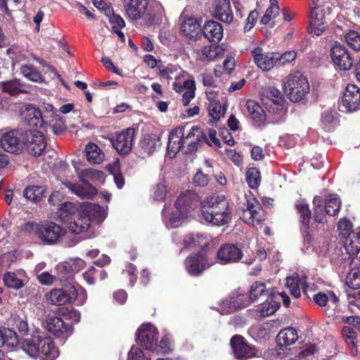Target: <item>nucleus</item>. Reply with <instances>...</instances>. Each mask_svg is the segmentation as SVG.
I'll list each match as a JSON object with an SVG mask.
<instances>
[{"instance_id": "nucleus-55", "label": "nucleus", "mask_w": 360, "mask_h": 360, "mask_svg": "<svg viewBox=\"0 0 360 360\" xmlns=\"http://www.w3.org/2000/svg\"><path fill=\"white\" fill-rule=\"evenodd\" d=\"M296 208L300 214V221L304 225H308L311 219V212L308 204L303 200L297 202Z\"/></svg>"}, {"instance_id": "nucleus-53", "label": "nucleus", "mask_w": 360, "mask_h": 360, "mask_svg": "<svg viewBox=\"0 0 360 360\" xmlns=\"http://www.w3.org/2000/svg\"><path fill=\"white\" fill-rule=\"evenodd\" d=\"M2 89L4 91L7 92L11 95H15L25 91L24 85L20 84L18 79H13L3 82Z\"/></svg>"}, {"instance_id": "nucleus-41", "label": "nucleus", "mask_w": 360, "mask_h": 360, "mask_svg": "<svg viewBox=\"0 0 360 360\" xmlns=\"http://www.w3.org/2000/svg\"><path fill=\"white\" fill-rule=\"evenodd\" d=\"M160 138L156 134H146L141 142V149L148 155H152L160 146Z\"/></svg>"}, {"instance_id": "nucleus-20", "label": "nucleus", "mask_w": 360, "mask_h": 360, "mask_svg": "<svg viewBox=\"0 0 360 360\" xmlns=\"http://www.w3.org/2000/svg\"><path fill=\"white\" fill-rule=\"evenodd\" d=\"M254 62L263 71L270 70L276 63V53H264L262 48L257 47L251 51Z\"/></svg>"}, {"instance_id": "nucleus-39", "label": "nucleus", "mask_w": 360, "mask_h": 360, "mask_svg": "<svg viewBox=\"0 0 360 360\" xmlns=\"http://www.w3.org/2000/svg\"><path fill=\"white\" fill-rule=\"evenodd\" d=\"M84 211L89 216L91 221L101 223L107 217V210L96 204H88L85 206Z\"/></svg>"}, {"instance_id": "nucleus-5", "label": "nucleus", "mask_w": 360, "mask_h": 360, "mask_svg": "<svg viewBox=\"0 0 360 360\" xmlns=\"http://www.w3.org/2000/svg\"><path fill=\"white\" fill-rule=\"evenodd\" d=\"M283 86L285 94L292 102H298L304 99L310 90L307 77L300 72H295L286 77Z\"/></svg>"}, {"instance_id": "nucleus-33", "label": "nucleus", "mask_w": 360, "mask_h": 360, "mask_svg": "<svg viewBox=\"0 0 360 360\" xmlns=\"http://www.w3.org/2000/svg\"><path fill=\"white\" fill-rule=\"evenodd\" d=\"M91 225V219L89 216H87L84 210L80 212L77 217L74 219L73 221L69 223L68 229L70 231L75 233H80L86 231Z\"/></svg>"}, {"instance_id": "nucleus-6", "label": "nucleus", "mask_w": 360, "mask_h": 360, "mask_svg": "<svg viewBox=\"0 0 360 360\" xmlns=\"http://www.w3.org/2000/svg\"><path fill=\"white\" fill-rule=\"evenodd\" d=\"M262 103L266 110L274 115L276 122L282 120L286 112L285 101L281 91L274 87H269L264 91Z\"/></svg>"}, {"instance_id": "nucleus-7", "label": "nucleus", "mask_w": 360, "mask_h": 360, "mask_svg": "<svg viewBox=\"0 0 360 360\" xmlns=\"http://www.w3.org/2000/svg\"><path fill=\"white\" fill-rule=\"evenodd\" d=\"M245 199L246 203L243 208L240 218L246 224L257 226L262 221L265 220V212L261 207L259 201L250 191L245 194Z\"/></svg>"}, {"instance_id": "nucleus-18", "label": "nucleus", "mask_w": 360, "mask_h": 360, "mask_svg": "<svg viewBox=\"0 0 360 360\" xmlns=\"http://www.w3.org/2000/svg\"><path fill=\"white\" fill-rule=\"evenodd\" d=\"M212 264L207 262V256L204 252H200L188 257L185 261V266L188 273L193 276L200 275L205 269Z\"/></svg>"}, {"instance_id": "nucleus-25", "label": "nucleus", "mask_w": 360, "mask_h": 360, "mask_svg": "<svg viewBox=\"0 0 360 360\" xmlns=\"http://www.w3.org/2000/svg\"><path fill=\"white\" fill-rule=\"evenodd\" d=\"M197 59L202 62H210L224 54L221 46L216 44L206 45L195 51Z\"/></svg>"}, {"instance_id": "nucleus-46", "label": "nucleus", "mask_w": 360, "mask_h": 360, "mask_svg": "<svg viewBox=\"0 0 360 360\" xmlns=\"http://www.w3.org/2000/svg\"><path fill=\"white\" fill-rule=\"evenodd\" d=\"M53 120H51L48 125L44 124L42 128H44L46 132L49 129L54 134L59 135L65 130V124L58 115H53Z\"/></svg>"}, {"instance_id": "nucleus-21", "label": "nucleus", "mask_w": 360, "mask_h": 360, "mask_svg": "<svg viewBox=\"0 0 360 360\" xmlns=\"http://www.w3.org/2000/svg\"><path fill=\"white\" fill-rule=\"evenodd\" d=\"M250 303V299L246 294L233 292L229 300L223 301L221 307V314H229L238 309L245 308Z\"/></svg>"}, {"instance_id": "nucleus-17", "label": "nucleus", "mask_w": 360, "mask_h": 360, "mask_svg": "<svg viewBox=\"0 0 360 360\" xmlns=\"http://www.w3.org/2000/svg\"><path fill=\"white\" fill-rule=\"evenodd\" d=\"M330 56L334 65L340 70H349L352 67L353 60L345 46L339 44L333 46Z\"/></svg>"}, {"instance_id": "nucleus-12", "label": "nucleus", "mask_w": 360, "mask_h": 360, "mask_svg": "<svg viewBox=\"0 0 360 360\" xmlns=\"http://www.w3.org/2000/svg\"><path fill=\"white\" fill-rule=\"evenodd\" d=\"M158 333L151 323L142 324L138 329L136 340L146 349L153 351L157 347Z\"/></svg>"}, {"instance_id": "nucleus-61", "label": "nucleus", "mask_w": 360, "mask_h": 360, "mask_svg": "<svg viewBox=\"0 0 360 360\" xmlns=\"http://www.w3.org/2000/svg\"><path fill=\"white\" fill-rule=\"evenodd\" d=\"M39 231H41V224L35 221H28L21 226V231L25 235L35 236L39 238Z\"/></svg>"}, {"instance_id": "nucleus-22", "label": "nucleus", "mask_w": 360, "mask_h": 360, "mask_svg": "<svg viewBox=\"0 0 360 360\" xmlns=\"http://www.w3.org/2000/svg\"><path fill=\"white\" fill-rule=\"evenodd\" d=\"M165 17V9L158 1L151 2L146 6L144 23L148 25L160 24Z\"/></svg>"}, {"instance_id": "nucleus-8", "label": "nucleus", "mask_w": 360, "mask_h": 360, "mask_svg": "<svg viewBox=\"0 0 360 360\" xmlns=\"http://www.w3.org/2000/svg\"><path fill=\"white\" fill-rule=\"evenodd\" d=\"M23 148L26 147L28 153L34 156L40 155L46 146V142L42 132L37 129L24 131L21 134Z\"/></svg>"}, {"instance_id": "nucleus-63", "label": "nucleus", "mask_w": 360, "mask_h": 360, "mask_svg": "<svg viewBox=\"0 0 360 360\" xmlns=\"http://www.w3.org/2000/svg\"><path fill=\"white\" fill-rule=\"evenodd\" d=\"M348 46L355 51L360 50V34L356 31H349L345 35Z\"/></svg>"}, {"instance_id": "nucleus-4", "label": "nucleus", "mask_w": 360, "mask_h": 360, "mask_svg": "<svg viewBox=\"0 0 360 360\" xmlns=\"http://www.w3.org/2000/svg\"><path fill=\"white\" fill-rule=\"evenodd\" d=\"M197 202L193 193L187 191L178 197L173 207H165L162 216L166 226L169 229L178 227L182 224Z\"/></svg>"}, {"instance_id": "nucleus-49", "label": "nucleus", "mask_w": 360, "mask_h": 360, "mask_svg": "<svg viewBox=\"0 0 360 360\" xmlns=\"http://www.w3.org/2000/svg\"><path fill=\"white\" fill-rule=\"evenodd\" d=\"M44 192L45 188L41 186H30L25 189L23 195L25 198L37 202L41 199Z\"/></svg>"}, {"instance_id": "nucleus-28", "label": "nucleus", "mask_w": 360, "mask_h": 360, "mask_svg": "<svg viewBox=\"0 0 360 360\" xmlns=\"http://www.w3.org/2000/svg\"><path fill=\"white\" fill-rule=\"evenodd\" d=\"M205 38L210 41L219 42L223 38L224 30L221 25L217 21L209 20L205 22L202 28Z\"/></svg>"}, {"instance_id": "nucleus-52", "label": "nucleus", "mask_w": 360, "mask_h": 360, "mask_svg": "<svg viewBox=\"0 0 360 360\" xmlns=\"http://www.w3.org/2000/svg\"><path fill=\"white\" fill-rule=\"evenodd\" d=\"M268 294L266 286L264 283L255 282L250 288V295L248 297L250 302L256 301L259 296H265Z\"/></svg>"}, {"instance_id": "nucleus-35", "label": "nucleus", "mask_w": 360, "mask_h": 360, "mask_svg": "<svg viewBox=\"0 0 360 360\" xmlns=\"http://www.w3.org/2000/svg\"><path fill=\"white\" fill-rule=\"evenodd\" d=\"M298 339L296 330L288 327L281 330L277 335L276 342L279 347H287L293 345Z\"/></svg>"}, {"instance_id": "nucleus-44", "label": "nucleus", "mask_w": 360, "mask_h": 360, "mask_svg": "<svg viewBox=\"0 0 360 360\" xmlns=\"http://www.w3.org/2000/svg\"><path fill=\"white\" fill-rule=\"evenodd\" d=\"M46 297L49 302L53 305L61 306L69 303L66 288L53 289L46 295Z\"/></svg>"}, {"instance_id": "nucleus-15", "label": "nucleus", "mask_w": 360, "mask_h": 360, "mask_svg": "<svg viewBox=\"0 0 360 360\" xmlns=\"http://www.w3.org/2000/svg\"><path fill=\"white\" fill-rule=\"evenodd\" d=\"M23 131L13 130L3 134L0 143L1 148L9 153H19L23 149L21 134Z\"/></svg>"}, {"instance_id": "nucleus-9", "label": "nucleus", "mask_w": 360, "mask_h": 360, "mask_svg": "<svg viewBox=\"0 0 360 360\" xmlns=\"http://www.w3.org/2000/svg\"><path fill=\"white\" fill-rule=\"evenodd\" d=\"M217 259L221 264H227L238 262L243 259V262L247 264L253 263V258L244 257L241 250L233 244H224L218 250Z\"/></svg>"}, {"instance_id": "nucleus-48", "label": "nucleus", "mask_w": 360, "mask_h": 360, "mask_svg": "<svg viewBox=\"0 0 360 360\" xmlns=\"http://www.w3.org/2000/svg\"><path fill=\"white\" fill-rule=\"evenodd\" d=\"M20 73L27 79L34 82H41L44 79L39 72L32 65H22L20 67Z\"/></svg>"}, {"instance_id": "nucleus-34", "label": "nucleus", "mask_w": 360, "mask_h": 360, "mask_svg": "<svg viewBox=\"0 0 360 360\" xmlns=\"http://www.w3.org/2000/svg\"><path fill=\"white\" fill-rule=\"evenodd\" d=\"M181 31L190 39H196L201 32L200 25L197 19L188 18L182 22Z\"/></svg>"}, {"instance_id": "nucleus-1", "label": "nucleus", "mask_w": 360, "mask_h": 360, "mask_svg": "<svg viewBox=\"0 0 360 360\" xmlns=\"http://www.w3.org/2000/svg\"><path fill=\"white\" fill-rule=\"evenodd\" d=\"M205 138L202 131L197 126L190 129L179 126L172 129L168 137L167 154L171 158L181 149L186 148L185 153H191L197 150L198 146Z\"/></svg>"}, {"instance_id": "nucleus-45", "label": "nucleus", "mask_w": 360, "mask_h": 360, "mask_svg": "<svg viewBox=\"0 0 360 360\" xmlns=\"http://www.w3.org/2000/svg\"><path fill=\"white\" fill-rule=\"evenodd\" d=\"M313 300L320 307H325L328 303L335 305L338 302V297L332 291L315 294Z\"/></svg>"}, {"instance_id": "nucleus-2", "label": "nucleus", "mask_w": 360, "mask_h": 360, "mask_svg": "<svg viewBox=\"0 0 360 360\" xmlns=\"http://www.w3.org/2000/svg\"><path fill=\"white\" fill-rule=\"evenodd\" d=\"M201 217L207 223L223 226L231 219L229 202L224 195H214L207 198L201 204Z\"/></svg>"}, {"instance_id": "nucleus-59", "label": "nucleus", "mask_w": 360, "mask_h": 360, "mask_svg": "<svg viewBox=\"0 0 360 360\" xmlns=\"http://www.w3.org/2000/svg\"><path fill=\"white\" fill-rule=\"evenodd\" d=\"M347 283L352 289L360 288V266L351 269L347 277Z\"/></svg>"}, {"instance_id": "nucleus-64", "label": "nucleus", "mask_w": 360, "mask_h": 360, "mask_svg": "<svg viewBox=\"0 0 360 360\" xmlns=\"http://www.w3.org/2000/svg\"><path fill=\"white\" fill-rule=\"evenodd\" d=\"M153 198L156 200H163L167 193L168 190L167 188V186L165 184L164 182L158 183L156 185H155L153 188Z\"/></svg>"}, {"instance_id": "nucleus-54", "label": "nucleus", "mask_w": 360, "mask_h": 360, "mask_svg": "<svg viewBox=\"0 0 360 360\" xmlns=\"http://www.w3.org/2000/svg\"><path fill=\"white\" fill-rule=\"evenodd\" d=\"M109 22L112 25V30L124 41V34L121 31V29L125 26V22L123 18L118 15L112 14L109 18Z\"/></svg>"}, {"instance_id": "nucleus-57", "label": "nucleus", "mask_w": 360, "mask_h": 360, "mask_svg": "<svg viewBox=\"0 0 360 360\" xmlns=\"http://www.w3.org/2000/svg\"><path fill=\"white\" fill-rule=\"evenodd\" d=\"M314 206V219L318 223H323L326 219L325 208L322 205V200L319 196H315L313 200Z\"/></svg>"}, {"instance_id": "nucleus-37", "label": "nucleus", "mask_w": 360, "mask_h": 360, "mask_svg": "<svg viewBox=\"0 0 360 360\" xmlns=\"http://www.w3.org/2000/svg\"><path fill=\"white\" fill-rule=\"evenodd\" d=\"M77 211L78 209L75 204L70 202H65L60 205L57 214L62 221L69 225V223L74 219V216Z\"/></svg>"}, {"instance_id": "nucleus-58", "label": "nucleus", "mask_w": 360, "mask_h": 360, "mask_svg": "<svg viewBox=\"0 0 360 360\" xmlns=\"http://www.w3.org/2000/svg\"><path fill=\"white\" fill-rule=\"evenodd\" d=\"M85 266L84 260L79 258L72 259L70 262L60 264L58 266V269L70 270V273H76L82 269Z\"/></svg>"}, {"instance_id": "nucleus-10", "label": "nucleus", "mask_w": 360, "mask_h": 360, "mask_svg": "<svg viewBox=\"0 0 360 360\" xmlns=\"http://www.w3.org/2000/svg\"><path fill=\"white\" fill-rule=\"evenodd\" d=\"M66 234V230L59 224L52 221L41 224L39 240L47 245H53L62 240Z\"/></svg>"}, {"instance_id": "nucleus-3", "label": "nucleus", "mask_w": 360, "mask_h": 360, "mask_svg": "<svg viewBox=\"0 0 360 360\" xmlns=\"http://www.w3.org/2000/svg\"><path fill=\"white\" fill-rule=\"evenodd\" d=\"M22 349L31 357L41 360H54L59 354L51 338L39 330H35L31 338L22 341Z\"/></svg>"}, {"instance_id": "nucleus-40", "label": "nucleus", "mask_w": 360, "mask_h": 360, "mask_svg": "<svg viewBox=\"0 0 360 360\" xmlns=\"http://www.w3.org/2000/svg\"><path fill=\"white\" fill-rule=\"evenodd\" d=\"M86 160L91 164H100L105 158L103 150L95 143H90L85 147Z\"/></svg>"}, {"instance_id": "nucleus-27", "label": "nucleus", "mask_w": 360, "mask_h": 360, "mask_svg": "<svg viewBox=\"0 0 360 360\" xmlns=\"http://www.w3.org/2000/svg\"><path fill=\"white\" fill-rule=\"evenodd\" d=\"M345 249L349 255V263L352 264L354 262L353 256L357 255L360 251V228L345 238Z\"/></svg>"}, {"instance_id": "nucleus-32", "label": "nucleus", "mask_w": 360, "mask_h": 360, "mask_svg": "<svg viewBox=\"0 0 360 360\" xmlns=\"http://www.w3.org/2000/svg\"><path fill=\"white\" fill-rule=\"evenodd\" d=\"M210 240V237L204 233H191L186 235L182 239L184 248H191L196 246H206Z\"/></svg>"}, {"instance_id": "nucleus-56", "label": "nucleus", "mask_w": 360, "mask_h": 360, "mask_svg": "<svg viewBox=\"0 0 360 360\" xmlns=\"http://www.w3.org/2000/svg\"><path fill=\"white\" fill-rule=\"evenodd\" d=\"M246 181L251 188H257L261 181L259 171L255 167H251L246 172Z\"/></svg>"}, {"instance_id": "nucleus-43", "label": "nucleus", "mask_w": 360, "mask_h": 360, "mask_svg": "<svg viewBox=\"0 0 360 360\" xmlns=\"http://www.w3.org/2000/svg\"><path fill=\"white\" fill-rule=\"evenodd\" d=\"M248 112L250 117L257 123H261L264 119V112L260 105L254 100L246 103Z\"/></svg>"}, {"instance_id": "nucleus-19", "label": "nucleus", "mask_w": 360, "mask_h": 360, "mask_svg": "<svg viewBox=\"0 0 360 360\" xmlns=\"http://www.w3.org/2000/svg\"><path fill=\"white\" fill-rule=\"evenodd\" d=\"M148 5V0H124L126 15L133 21L143 20Z\"/></svg>"}, {"instance_id": "nucleus-62", "label": "nucleus", "mask_w": 360, "mask_h": 360, "mask_svg": "<svg viewBox=\"0 0 360 360\" xmlns=\"http://www.w3.org/2000/svg\"><path fill=\"white\" fill-rule=\"evenodd\" d=\"M160 75L167 79H172V75L174 73V70L177 72L176 75L174 76L176 80H180L181 76H184V72L181 68H176L172 66H167L166 68L158 66V67Z\"/></svg>"}, {"instance_id": "nucleus-42", "label": "nucleus", "mask_w": 360, "mask_h": 360, "mask_svg": "<svg viewBox=\"0 0 360 360\" xmlns=\"http://www.w3.org/2000/svg\"><path fill=\"white\" fill-rule=\"evenodd\" d=\"M18 342V336L14 330L9 328L0 329V347L6 346L13 348Z\"/></svg>"}, {"instance_id": "nucleus-30", "label": "nucleus", "mask_w": 360, "mask_h": 360, "mask_svg": "<svg viewBox=\"0 0 360 360\" xmlns=\"http://www.w3.org/2000/svg\"><path fill=\"white\" fill-rule=\"evenodd\" d=\"M22 117L24 121L31 127H39L42 128L44 121L41 117V112L32 105H27L22 111Z\"/></svg>"}, {"instance_id": "nucleus-11", "label": "nucleus", "mask_w": 360, "mask_h": 360, "mask_svg": "<svg viewBox=\"0 0 360 360\" xmlns=\"http://www.w3.org/2000/svg\"><path fill=\"white\" fill-rule=\"evenodd\" d=\"M360 108V89L355 84H348L344 91L339 110L345 112L355 111Z\"/></svg>"}, {"instance_id": "nucleus-23", "label": "nucleus", "mask_w": 360, "mask_h": 360, "mask_svg": "<svg viewBox=\"0 0 360 360\" xmlns=\"http://www.w3.org/2000/svg\"><path fill=\"white\" fill-rule=\"evenodd\" d=\"M212 12L213 16L224 23L230 25L233 22L234 17L229 0H217Z\"/></svg>"}, {"instance_id": "nucleus-60", "label": "nucleus", "mask_w": 360, "mask_h": 360, "mask_svg": "<svg viewBox=\"0 0 360 360\" xmlns=\"http://www.w3.org/2000/svg\"><path fill=\"white\" fill-rule=\"evenodd\" d=\"M12 321L13 322V325L16 327L21 335H27L29 331V326L26 316L22 317L19 315H13L12 316Z\"/></svg>"}, {"instance_id": "nucleus-13", "label": "nucleus", "mask_w": 360, "mask_h": 360, "mask_svg": "<svg viewBox=\"0 0 360 360\" xmlns=\"http://www.w3.org/2000/svg\"><path fill=\"white\" fill-rule=\"evenodd\" d=\"M135 129H127L116 134L112 139L111 143L115 149L121 155L128 154L132 148Z\"/></svg>"}, {"instance_id": "nucleus-16", "label": "nucleus", "mask_w": 360, "mask_h": 360, "mask_svg": "<svg viewBox=\"0 0 360 360\" xmlns=\"http://www.w3.org/2000/svg\"><path fill=\"white\" fill-rule=\"evenodd\" d=\"M231 345L235 356L238 359H246L255 356L257 349L254 346L248 345L241 335H235L231 339Z\"/></svg>"}, {"instance_id": "nucleus-47", "label": "nucleus", "mask_w": 360, "mask_h": 360, "mask_svg": "<svg viewBox=\"0 0 360 360\" xmlns=\"http://www.w3.org/2000/svg\"><path fill=\"white\" fill-rule=\"evenodd\" d=\"M341 202L336 194L329 195L326 200L325 211L328 215H335L340 209Z\"/></svg>"}, {"instance_id": "nucleus-38", "label": "nucleus", "mask_w": 360, "mask_h": 360, "mask_svg": "<svg viewBox=\"0 0 360 360\" xmlns=\"http://www.w3.org/2000/svg\"><path fill=\"white\" fill-rule=\"evenodd\" d=\"M207 98L210 100V103L207 107V111L210 120L216 122L224 115V109L222 108L221 103L219 101L212 98V93L211 91L206 92Z\"/></svg>"}, {"instance_id": "nucleus-51", "label": "nucleus", "mask_w": 360, "mask_h": 360, "mask_svg": "<svg viewBox=\"0 0 360 360\" xmlns=\"http://www.w3.org/2000/svg\"><path fill=\"white\" fill-rule=\"evenodd\" d=\"M321 122L323 129L328 132L333 131L338 124L337 119L330 111H326L322 114Z\"/></svg>"}, {"instance_id": "nucleus-50", "label": "nucleus", "mask_w": 360, "mask_h": 360, "mask_svg": "<svg viewBox=\"0 0 360 360\" xmlns=\"http://www.w3.org/2000/svg\"><path fill=\"white\" fill-rule=\"evenodd\" d=\"M280 307L279 302L273 300H267L262 303L258 309V312L262 317H266L274 314Z\"/></svg>"}, {"instance_id": "nucleus-26", "label": "nucleus", "mask_w": 360, "mask_h": 360, "mask_svg": "<svg viewBox=\"0 0 360 360\" xmlns=\"http://www.w3.org/2000/svg\"><path fill=\"white\" fill-rule=\"evenodd\" d=\"M46 328L57 337L66 339L72 333V328L58 317L50 319L47 322Z\"/></svg>"}, {"instance_id": "nucleus-36", "label": "nucleus", "mask_w": 360, "mask_h": 360, "mask_svg": "<svg viewBox=\"0 0 360 360\" xmlns=\"http://www.w3.org/2000/svg\"><path fill=\"white\" fill-rule=\"evenodd\" d=\"M66 186L82 199H89L96 193V188L86 181L79 185L67 184Z\"/></svg>"}, {"instance_id": "nucleus-29", "label": "nucleus", "mask_w": 360, "mask_h": 360, "mask_svg": "<svg viewBox=\"0 0 360 360\" xmlns=\"http://www.w3.org/2000/svg\"><path fill=\"white\" fill-rule=\"evenodd\" d=\"M3 281L8 288L19 290L24 286L27 281L25 271L18 270L16 272H7L4 275Z\"/></svg>"}, {"instance_id": "nucleus-31", "label": "nucleus", "mask_w": 360, "mask_h": 360, "mask_svg": "<svg viewBox=\"0 0 360 360\" xmlns=\"http://www.w3.org/2000/svg\"><path fill=\"white\" fill-rule=\"evenodd\" d=\"M68 302H75L76 305H83L87 300V293L84 288L77 285H69L66 288Z\"/></svg>"}, {"instance_id": "nucleus-14", "label": "nucleus", "mask_w": 360, "mask_h": 360, "mask_svg": "<svg viewBox=\"0 0 360 360\" xmlns=\"http://www.w3.org/2000/svg\"><path fill=\"white\" fill-rule=\"evenodd\" d=\"M306 280L307 276L304 274L300 276L297 273H293L291 276L286 277L285 286L295 298L300 297V288L305 295L309 296L308 292L312 290V287L307 283Z\"/></svg>"}, {"instance_id": "nucleus-24", "label": "nucleus", "mask_w": 360, "mask_h": 360, "mask_svg": "<svg viewBox=\"0 0 360 360\" xmlns=\"http://www.w3.org/2000/svg\"><path fill=\"white\" fill-rule=\"evenodd\" d=\"M173 89L178 93L183 92L182 103L184 105H188L195 96V82L192 79H187L181 83H173Z\"/></svg>"}]
</instances>
